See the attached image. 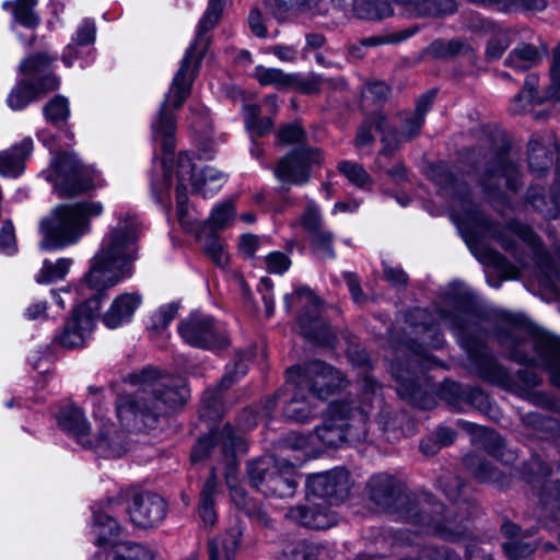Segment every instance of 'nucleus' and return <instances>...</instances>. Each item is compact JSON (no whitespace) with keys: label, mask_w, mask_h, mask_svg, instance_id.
I'll list each match as a JSON object with an SVG mask.
<instances>
[{"label":"nucleus","mask_w":560,"mask_h":560,"mask_svg":"<svg viewBox=\"0 0 560 560\" xmlns=\"http://www.w3.org/2000/svg\"><path fill=\"white\" fill-rule=\"evenodd\" d=\"M436 312L439 319L448 326L464 342L463 347H466V350H474L472 345H481L490 338V320L470 308L462 306L439 307Z\"/></svg>","instance_id":"obj_19"},{"label":"nucleus","mask_w":560,"mask_h":560,"mask_svg":"<svg viewBox=\"0 0 560 560\" xmlns=\"http://www.w3.org/2000/svg\"><path fill=\"white\" fill-rule=\"evenodd\" d=\"M542 52L532 44L517 45L506 57L504 65L516 71H526L541 61Z\"/></svg>","instance_id":"obj_36"},{"label":"nucleus","mask_w":560,"mask_h":560,"mask_svg":"<svg viewBox=\"0 0 560 560\" xmlns=\"http://www.w3.org/2000/svg\"><path fill=\"white\" fill-rule=\"evenodd\" d=\"M72 264L73 260L67 257L59 258L56 261L45 259L35 277L36 282L46 284L65 279Z\"/></svg>","instance_id":"obj_43"},{"label":"nucleus","mask_w":560,"mask_h":560,"mask_svg":"<svg viewBox=\"0 0 560 560\" xmlns=\"http://www.w3.org/2000/svg\"><path fill=\"white\" fill-rule=\"evenodd\" d=\"M166 502L151 492L136 494L128 506L130 521L138 527L149 528L159 525L166 515Z\"/></svg>","instance_id":"obj_25"},{"label":"nucleus","mask_w":560,"mask_h":560,"mask_svg":"<svg viewBox=\"0 0 560 560\" xmlns=\"http://www.w3.org/2000/svg\"><path fill=\"white\" fill-rule=\"evenodd\" d=\"M224 5L225 0H209L208 8L199 21L196 38L187 48L180 67L173 79L172 86L160 108L159 116L152 122V130L155 137H162L165 149L173 145V131L176 129L173 109L179 108L190 93L191 84L198 73L200 59L209 46V38L206 34L219 22Z\"/></svg>","instance_id":"obj_5"},{"label":"nucleus","mask_w":560,"mask_h":560,"mask_svg":"<svg viewBox=\"0 0 560 560\" xmlns=\"http://www.w3.org/2000/svg\"><path fill=\"white\" fill-rule=\"evenodd\" d=\"M267 270L271 273L282 275L291 266L290 258L281 252H272L265 257Z\"/></svg>","instance_id":"obj_58"},{"label":"nucleus","mask_w":560,"mask_h":560,"mask_svg":"<svg viewBox=\"0 0 560 560\" xmlns=\"http://www.w3.org/2000/svg\"><path fill=\"white\" fill-rule=\"evenodd\" d=\"M435 97V91L428 92L423 95H421L416 104V109L413 113H411V118L409 119L408 124L410 122L412 125L413 131H406V135L408 137L410 136H418L420 132V129L424 122V116L427 112L430 109L433 100Z\"/></svg>","instance_id":"obj_49"},{"label":"nucleus","mask_w":560,"mask_h":560,"mask_svg":"<svg viewBox=\"0 0 560 560\" xmlns=\"http://www.w3.org/2000/svg\"><path fill=\"white\" fill-rule=\"evenodd\" d=\"M96 38L95 21L90 18L83 19L71 36L70 43L65 47L61 60L68 68L72 67L75 60H81V67L89 63L88 56L92 54L93 44Z\"/></svg>","instance_id":"obj_26"},{"label":"nucleus","mask_w":560,"mask_h":560,"mask_svg":"<svg viewBox=\"0 0 560 560\" xmlns=\"http://www.w3.org/2000/svg\"><path fill=\"white\" fill-rule=\"evenodd\" d=\"M288 382H296L298 387H307L319 400L327 398L347 385L343 374L320 361L307 363L304 368L291 366L287 370Z\"/></svg>","instance_id":"obj_18"},{"label":"nucleus","mask_w":560,"mask_h":560,"mask_svg":"<svg viewBox=\"0 0 560 560\" xmlns=\"http://www.w3.org/2000/svg\"><path fill=\"white\" fill-rule=\"evenodd\" d=\"M54 188L60 197H72L96 185L97 174L74 154L59 153L51 160Z\"/></svg>","instance_id":"obj_17"},{"label":"nucleus","mask_w":560,"mask_h":560,"mask_svg":"<svg viewBox=\"0 0 560 560\" xmlns=\"http://www.w3.org/2000/svg\"><path fill=\"white\" fill-rule=\"evenodd\" d=\"M272 281L269 278H261L258 290L261 293L262 301L265 304L266 315L272 316L275 313V296L272 293Z\"/></svg>","instance_id":"obj_63"},{"label":"nucleus","mask_w":560,"mask_h":560,"mask_svg":"<svg viewBox=\"0 0 560 560\" xmlns=\"http://www.w3.org/2000/svg\"><path fill=\"white\" fill-rule=\"evenodd\" d=\"M43 114L50 124L66 121L70 115L68 100L62 95H56L44 106Z\"/></svg>","instance_id":"obj_48"},{"label":"nucleus","mask_w":560,"mask_h":560,"mask_svg":"<svg viewBox=\"0 0 560 560\" xmlns=\"http://www.w3.org/2000/svg\"><path fill=\"white\" fill-rule=\"evenodd\" d=\"M277 2L288 10L292 9L313 14H323L327 11V0H277Z\"/></svg>","instance_id":"obj_52"},{"label":"nucleus","mask_w":560,"mask_h":560,"mask_svg":"<svg viewBox=\"0 0 560 560\" xmlns=\"http://www.w3.org/2000/svg\"><path fill=\"white\" fill-rule=\"evenodd\" d=\"M89 393L92 396V413L96 422V429L86 440L84 447L93 448L100 455L108 458L122 456L128 451L129 443L125 431L106 418L103 408V389L90 386Z\"/></svg>","instance_id":"obj_15"},{"label":"nucleus","mask_w":560,"mask_h":560,"mask_svg":"<svg viewBox=\"0 0 560 560\" xmlns=\"http://www.w3.org/2000/svg\"><path fill=\"white\" fill-rule=\"evenodd\" d=\"M538 77L534 73L526 77L522 91L512 101L510 110L512 114H525L532 110L535 104H540L542 97L536 91Z\"/></svg>","instance_id":"obj_37"},{"label":"nucleus","mask_w":560,"mask_h":560,"mask_svg":"<svg viewBox=\"0 0 560 560\" xmlns=\"http://www.w3.org/2000/svg\"><path fill=\"white\" fill-rule=\"evenodd\" d=\"M469 27L477 31L493 32V36L489 39L486 48L488 60L499 59L511 44V32L497 28L490 21L475 18Z\"/></svg>","instance_id":"obj_32"},{"label":"nucleus","mask_w":560,"mask_h":560,"mask_svg":"<svg viewBox=\"0 0 560 560\" xmlns=\"http://www.w3.org/2000/svg\"><path fill=\"white\" fill-rule=\"evenodd\" d=\"M242 532L234 527L224 536L214 537L208 542L209 560H232V555L240 547Z\"/></svg>","instance_id":"obj_34"},{"label":"nucleus","mask_w":560,"mask_h":560,"mask_svg":"<svg viewBox=\"0 0 560 560\" xmlns=\"http://www.w3.org/2000/svg\"><path fill=\"white\" fill-rule=\"evenodd\" d=\"M433 177L442 188L452 189L451 218L480 262L493 266L506 278H515L521 269L529 266L528 257L520 252L518 242H522L530 252L540 282L546 285L553 283L560 273V249L551 257L532 229L521 222L511 221L502 226L490 221L472 203L466 188L457 183L447 166L438 165Z\"/></svg>","instance_id":"obj_1"},{"label":"nucleus","mask_w":560,"mask_h":560,"mask_svg":"<svg viewBox=\"0 0 560 560\" xmlns=\"http://www.w3.org/2000/svg\"><path fill=\"white\" fill-rule=\"evenodd\" d=\"M55 59L45 52H40L20 63V72L24 78L18 80L7 97V103L11 109L22 110L33 101L59 86V79L47 72Z\"/></svg>","instance_id":"obj_12"},{"label":"nucleus","mask_w":560,"mask_h":560,"mask_svg":"<svg viewBox=\"0 0 560 560\" xmlns=\"http://www.w3.org/2000/svg\"><path fill=\"white\" fill-rule=\"evenodd\" d=\"M77 288L78 285L51 291L55 302L59 307L65 308L67 301L75 305L72 316L65 324L62 331L54 339L59 347H85L95 327L96 317L104 296L85 291L88 295L83 298L81 294L74 293Z\"/></svg>","instance_id":"obj_10"},{"label":"nucleus","mask_w":560,"mask_h":560,"mask_svg":"<svg viewBox=\"0 0 560 560\" xmlns=\"http://www.w3.org/2000/svg\"><path fill=\"white\" fill-rule=\"evenodd\" d=\"M303 130L298 125H288L278 131V140L283 144L299 142L303 138Z\"/></svg>","instance_id":"obj_64"},{"label":"nucleus","mask_w":560,"mask_h":560,"mask_svg":"<svg viewBox=\"0 0 560 560\" xmlns=\"http://www.w3.org/2000/svg\"><path fill=\"white\" fill-rule=\"evenodd\" d=\"M284 307L290 311L299 307L298 324L301 335L323 347L355 346L357 338L348 331L339 334L331 330L323 316V302L307 285H298L291 294L283 298Z\"/></svg>","instance_id":"obj_9"},{"label":"nucleus","mask_w":560,"mask_h":560,"mask_svg":"<svg viewBox=\"0 0 560 560\" xmlns=\"http://www.w3.org/2000/svg\"><path fill=\"white\" fill-rule=\"evenodd\" d=\"M443 505L435 503L432 506L431 514L427 509L418 510L411 508L407 511L406 521L419 526L420 532L435 534L450 540L460 539L466 530L462 522L448 518L442 520Z\"/></svg>","instance_id":"obj_21"},{"label":"nucleus","mask_w":560,"mask_h":560,"mask_svg":"<svg viewBox=\"0 0 560 560\" xmlns=\"http://www.w3.org/2000/svg\"><path fill=\"white\" fill-rule=\"evenodd\" d=\"M177 311L178 307L175 303H167L152 312L145 322V327L150 336L155 337L162 335L176 317Z\"/></svg>","instance_id":"obj_40"},{"label":"nucleus","mask_w":560,"mask_h":560,"mask_svg":"<svg viewBox=\"0 0 560 560\" xmlns=\"http://www.w3.org/2000/svg\"><path fill=\"white\" fill-rule=\"evenodd\" d=\"M33 151V140L27 137L19 144L0 152V175L15 178L25 168V161Z\"/></svg>","instance_id":"obj_29"},{"label":"nucleus","mask_w":560,"mask_h":560,"mask_svg":"<svg viewBox=\"0 0 560 560\" xmlns=\"http://www.w3.org/2000/svg\"><path fill=\"white\" fill-rule=\"evenodd\" d=\"M287 385L292 387L293 397L284 408V416L296 422H306L318 412V405L314 400H310L303 394L304 387H298L296 382H288Z\"/></svg>","instance_id":"obj_30"},{"label":"nucleus","mask_w":560,"mask_h":560,"mask_svg":"<svg viewBox=\"0 0 560 560\" xmlns=\"http://www.w3.org/2000/svg\"><path fill=\"white\" fill-rule=\"evenodd\" d=\"M349 402H334L329 406L324 422L314 434H292L288 445L302 450L305 454L320 451L322 447H338L347 441H359L366 435L368 410Z\"/></svg>","instance_id":"obj_7"},{"label":"nucleus","mask_w":560,"mask_h":560,"mask_svg":"<svg viewBox=\"0 0 560 560\" xmlns=\"http://www.w3.org/2000/svg\"><path fill=\"white\" fill-rule=\"evenodd\" d=\"M468 354V369L483 378L498 380L505 376V371L489 355V352H466Z\"/></svg>","instance_id":"obj_38"},{"label":"nucleus","mask_w":560,"mask_h":560,"mask_svg":"<svg viewBox=\"0 0 560 560\" xmlns=\"http://www.w3.org/2000/svg\"><path fill=\"white\" fill-rule=\"evenodd\" d=\"M551 86L550 97L560 102V48L552 51V63L550 67Z\"/></svg>","instance_id":"obj_59"},{"label":"nucleus","mask_w":560,"mask_h":560,"mask_svg":"<svg viewBox=\"0 0 560 560\" xmlns=\"http://www.w3.org/2000/svg\"><path fill=\"white\" fill-rule=\"evenodd\" d=\"M306 487L308 504L290 509L287 516L313 529H326L334 526L337 518L329 506L348 497L351 488L348 471L336 468L314 474L307 479Z\"/></svg>","instance_id":"obj_6"},{"label":"nucleus","mask_w":560,"mask_h":560,"mask_svg":"<svg viewBox=\"0 0 560 560\" xmlns=\"http://www.w3.org/2000/svg\"><path fill=\"white\" fill-rule=\"evenodd\" d=\"M504 552L513 560H528L535 547L530 544L509 541L503 544Z\"/></svg>","instance_id":"obj_56"},{"label":"nucleus","mask_w":560,"mask_h":560,"mask_svg":"<svg viewBox=\"0 0 560 560\" xmlns=\"http://www.w3.org/2000/svg\"><path fill=\"white\" fill-rule=\"evenodd\" d=\"M104 207L98 201L60 205L40 222L42 248L54 250L79 242L91 230L90 220L100 217Z\"/></svg>","instance_id":"obj_8"},{"label":"nucleus","mask_w":560,"mask_h":560,"mask_svg":"<svg viewBox=\"0 0 560 560\" xmlns=\"http://www.w3.org/2000/svg\"><path fill=\"white\" fill-rule=\"evenodd\" d=\"M558 152V143L552 133H535L528 142V165L538 176L549 170Z\"/></svg>","instance_id":"obj_27"},{"label":"nucleus","mask_w":560,"mask_h":560,"mask_svg":"<svg viewBox=\"0 0 560 560\" xmlns=\"http://www.w3.org/2000/svg\"><path fill=\"white\" fill-rule=\"evenodd\" d=\"M299 224L310 234L322 231L323 217L319 207L314 201H308L305 210L299 219Z\"/></svg>","instance_id":"obj_50"},{"label":"nucleus","mask_w":560,"mask_h":560,"mask_svg":"<svg viewBox=\"0 0 560 560\" xmlns=\"http://www.w3.org/2000/svg\"><path fill=\"white\" fill-rule=\"evenodd\" d=\"M528 199L533 207L546 218H557L560 215V166L557 170V183L551 198L547 200L545 196L529 191Z\"/></svg>","instance_id":"obj_41"},{"label":"nucleus","mask_w":560,"mask_h":560,"mask_svg":"<svg viewBox=\"0 0 560 560\" xmlns=\"http://www.w3.org/2000/svg\"><path fill=\"white\" fill-rule=\"evenodd\" d=\"M16 249L13 225L11 222H7L0 229V253L12 255Z\"/></svg>","instance_id":"obj_60"},{"label":"nucleus","mask_w":560,"mask_h":560,"mask_svg":"<svg viewBox=\"0 0 560 560\" xmlns=\"http://www.w3.org/2000/svg\"><path fill=\"white\" fill-rule=\"evenodd\" d=\"M280 560H316L313 549L305 542L288 547L281 555Z\"/></svg>","instance_id":"obj_57"},{"label":"nucleus","mask_w":560,"mask_h":560,"mask_svg":"<svg viewBox=\"0 0 560 560\" xmlns=\"http://www.w3.org/2000/svg\"><path fill=\"white\" fill-rule=\"evenodd\" d=\"M141 303L142 296L137 292L118 295L102 317L104 325L109 329H115L128 324Z\"/></svg>","instance_id":"obj_28"},{"label":"nucleus","mask_w":560,"mask_h":560,"mask_svg":"<svg viewBox=\"0 0 560 560\" xmlns=\"http://www.w3.org/2000/svg\"><path fill=\"white\" fill-rule=\"evenodd\" d=\"M59 425L71 433L77 441L85 446L92 431L81 408L73 405L65 407L58 415Z\"/></svg>","instance_id":"obj_31"},{"label":"nucleus","mask_w":560,"mask_h":560,"mask_svg":"<svg viewBox=\"0 0 560 560\" xmlns=\"http://www.w3.org/2000/svg\"><path fill=\"white\" fill-rule=\"evenodd\" d=\"M235 207L233 200H226L217 205L210 218L207 221H198V223H207L208 229L212 232L228 228L234 220Z\"/></svg>","instance_id":"obj_46"},{"label":"nucleus","mask_w":560,"mask_h":560,"mask_svg":"<svg viewBox=\"0 0 560 560\" xmlns=\"http://www.w3.org/2000/svg\"><path fill=\"white\" fill-rule=\"evenodd\" d=\"M445 495L456 502L463 494L464 483L457 476H446L441 481Z\"/></svg>","instance_id":"obj_62"},{"label":"nucleus","mask_w":560,"mask_h":560,"mask_svg":"<svg viewBox=\"0 0 560 560\" xmlns=\"http://www.w3.org/2000/svg\"><path fill=\"white\" fill-rule=\"evenodd\" d=\"M320 163L317 150L302 147L282 158L275 168V176L288 184L303 185L308 182L310 167Z\"/></svg>","instance_id":"obj_23"},{"label":"nucleus","mask_w":560,"mask_h":560,"mask_svg":"<svg viewBox=\"0 0 560 560\" xmlns=\"http://www.w3.org/2000/svg\"><path fill=\"white\" fill-rule=\"evenodd\" d=\"M502 184L515 192L521 186V172L518 165L509 155L505 149L497 152L488 163L480 185L487 191L499 189Z\"/></svg>","instance_id":"obj_22"},{"label":"nucleus","mask_w":560,"mask_h":560,"mask_svg":"<svg viewBox=\"0 0 560 560\" xmlns=\"http://www.w3.org/2000/svg\"><path fill=\"white\" fill-rule=\"evenodd\" d=\"M481 444L492 456L501 458L503 456V440L494 431L487 428H480Z\"/></svg>","instance_id":"obj_54"},{"label":"nucleus","mask_w":560,"mask_h":560,"mask_svg":"<svg viewBox=\"0 0 560 560\" xmlns=\"http://www.w3.org/2000/svg\"><path fill=\"white\" fill-rule=\"evenodd\" d=\"M312 246L324 259H334L336 257L332 240L334 235L329 231L322 230L311 235Z\"/></svg>","instance_id":"obj_53"},{"label":"nucleus","mask_w":560,"mask_h":560,"mask_svg":"<svg viewBox=\"0 0 560 560\" xmlns=\"http://www.w3.org/2000/svg\"><path fill=\"white\" fill-rule=\"evenodd\" d=\"M177 331L189 347L225 349L232 346L225 325L203 312L189 313L178 323Z\"/></svg>","instance_id":"obj_16"},{"label":"nucleus","mask_w":560,"mask_h":560,"mask_svg":"<svg viewBox=\"0 0 560 560\" xmlns=\"http://www.w3.org/2000/svg\"><path fill=\"white\" fill-rule=\"evenodd\" d=\"M377 115L378 114H375L371 118L366 119L359 128L355 137V145L358 148H364L373 142L372 128L374 127L377 131H380L376 125Z\"/></svg>","instance_id":"obj_61"},{"label":"nucleus","mask_w":560,"mask_h":560,"mask_svg":"<svg viewBox=\"0 0 560 560\" xmlns=\"http://www.w3.org/2000/svg\"><path fill=\"white\" fill-rule=\"evenodd\" d=\"M220 448L225 462V480L231 491V498L235 505L250 514L254 512L250 500L247 498L245 490L237 483L235 471L236 460L235 454L244 452L245 447L240 435L230 424L223 429L210 432L209 435L200 439L191 452L192 462L205 459L211 450Z\"/></svg>","instance_id":"obj_11"},{"label":"nucleus","mask_w":560,"mask_h":560,"mask_svg":"<svg viewBox=\"0 0 560 560\" xmlns=\"http://www.w3.org/2000/svg\"><path fill=\"white\" fill-rule=\"evenodd\" d=\"M411 118V114H406L401 118V129L400 131H397L396 129H389L387 127V120L386 117L383 115H377L376 117V125L380 129V132L382 133V142H383V150L382 155L386 156L389 155L394 150H396L401 142L409 141L413 139L416 136L408 137L406 135V131H413L412 125L408 121Z\"/></svg>","instance_id":"obj_33"},{"label":"nucleus","mask_w":560,"mask_h":560,"mask_svg":"<svg viewBox=\"0 0 560 560\" xmlns=\"http://www.w3.org/2000/svg\"><path fill=\"white\" fill-rule=\"evenodd\" d=\"M411 359L392 364L393 376L399 383L397 392L401 396L415 399L420 392L421 375L434 368L445 369L446 365L434 359L429 352H413Z\"/></svg>","instance_id":"obj_20"},{"label":"nucleus","mask_w":560,"mask_h":560,"mask_svg":"<svg viewBox=\"0 0 560 560\" xmlns=\"http://www.w3.org/2000/svg\"><path fill=\"white\" fill-rule=\"evenodd\" d=\"M354 14L359 19L382 20L393 14L388 3L373 0H351Z\"/></svg>","instance_id":"obj_44"},{"label":"nucleus","mask_w":560,"mask_h":560,"mask_svg":"<svg viewBox=\"0 0 560 560\" xmlns=\"http://www.w3.org/2000/svg\"><path fill=\"white\" fill-rule=\"evenodd\" d=\"M248 352H236L233 366L228 368V372L222 381V385L228 387L233 381L234 377H238L244 375L248 369Z\"/></svg>","instance_id":"obj_55"},{"label":"nucleus","mask_w":560,"mask_h":560,"mask_svg":"<svg viewBox=\"0 0 560 560\" xmlns=\"http://www.w3.org/2000/svg\"><path fill=\"white\" fill-rule=\"evenodd\" d=\"M152 132H154L152 130ZM155 141L161 143L164 158L161 162V175L151 180V189L159 202L168 199L172 182L176 177V214L179 224L187 232L194 233L201 244L206 255L219 267H224L229 261V255L225 245L219 238L215 232L208 229L207 223H198L194 211L189 210L187 205L188 184L194 191L200 194L203 198L212 197L223 185L225 176L222 172L205 166L196 173V164L187 153H180L176 161L170 159V154L175 147V130L173 131V145L170 149L163 147L162 137H155Z\"/></svg>","instance_id":"obj_2"},{"label":"nucleus","mask_w":560,"mask_h":560,"mask_svg":"<svg viewBox=\"0 0 560 560\" xmlns=\"http://www.w3.org/2000/svg\"><path fill=\"white\" fill-rule=\"evenodd\" d=\"M371 500L381 506H388L397 491L396 479L388 474H377L368 483Z\"/></svg>","instance_id":"obj_35"},{"label":"nucleus","mask_w":560,"mask_h":560,"mask_svg":"<svg viewBox=\"0 0 560 560\" xmlns=\"http://www.w3.org/2000/svg\"><path fill=\"white\" fill-rule=\"evenodd\" d=\"M466 466L481 481L494 482L498 480V471L488 462L479 459L476 455H468L465 458Z\"/></svg>","instance_id":"obj_51"},{"label":"nucleus","mask_w":560,"mask_h":560,"mask_svg":"<svg viewBox=\"0 0 560 560\" xmlns=\"http://www.w3.org/2000/svg\"><path fill=\"white\" fill-rule=\"evenodd\" d=\"M495 338L506 347H525L529 343L534 350H560L559 336L545 330L530 329L522 324H509L495 335Z\"/></svg>","instance_id":"obj_24"},{"label":"nucleus","mask_w":560,"mask_h":560,"mask_svg":"<svg viewBox=\"0 0 560 560\" xmlns=\"http://www.w3.org/2000/svg\"><path fill=\"white\" fill-rule=\"evenodd\" d=\"M36 5L37 0H15L13 4L10 1L2 3L4 10L12 7L15 23L31 30L36 28L40 22L38 14L35 12Z\"/></svg>","instance_id":"obj_39"},{"label":"nucleus","mask_w":560,"mask_h":560,"mask_svg":"<svg viewBox=\"0 0 560 560\" xmlns=\"http://www.w3.org/2000/svg\"><path fill=\"white\" fill-rule=\"evenodd\" d=\"M217 476L212 470L210 477L203 485L199 503V515L205 525H213L217 520L214 511V495L217 492Z\"/></svg>","instance_id":"obj_42"},{"label":"nucleus","mask_w":560,"mask_h":560,"mask_svg":"<svg viewBox=\"0 0 560 560\" xmlns=\"http://www.w3.org/2000/svg\"><path fill=\"white\" fill-rule=\"evenodd\" d=\"M93 534L105 560H153L149 549L120 539L121 527L108 511H93Z\"/></svg>","instance_id":"obj_14"},{"label":"nucleus","mask_w":560,"mask_h":560,"mask_svg":"<svg viewBox=\"0 0 560 560\" xmlns=\"http://www.w3.org/2000/svg\"><path fill=\"white\" fill-rule=\"evenodd\" d=\"M127 382L139 386L142 393L151 390L153 397L152 406L149 407L140 402L139 394H119L116 400V415L124 427L138 428L142 424L145 428H153L159 417L183 406L189 396L184 378L161 374L153 368L130 374Z\"/></svg>","instance_id":"obj_4"},{"label":"nucleus","mask_w":560,"mask_h":560,"mask_svg":"<svg viewBox=\"0 0 560 560\" xmlns=\"http://www.w3.org/2000/svg\"><path fill=\"white\" fill-rule=\"evenodd\" d=\"M250 483L265 495L291 498L294 495L298 480L295 465L285 459L264 457L248 463Z\"/></svg>","instance_id":"obj_13"},{"label":"nucleus","mask_w":560,"mask_h":560,"mask_svg":"<svg viewBox=\"0 0 560 560\" xmlns=\"http://www.w3.org/2000/svg\"><path fill=\"white\" fill-rule=\"evenodd\" d=\"M254 77L261 85H273L277 89H287L295 82L293 74L284 73L281 69L265 68L262 66L255 68Z\"/></svg>","instance_id":"obj_45"},{"label":"nucleus","mask_w":560,"mask_h":560,"mask_svg":"<svg viewBox=\"0 0 560 560\" xmlns=\"http://www.w3.org/2000/svg\"><path fill=\"white\" fill-rule=\"evenodd\" d=\"M338 170L357 188L368 189L371 187V176L362 165L351 161H342L338 164Z\"/></svg>","instance_id":"obj_47"},{"label":"nucleus","mask_w":560,"mask_h":560,"mask_svg":"<svg viewBox=\"0 0 560 560\" xmlns=\"http://www.w3.org/2000/svg\"><path fill=\"white\" fill-rule=\"evenodd\" d=\"M139 221L129 212L117 214V223L109 226L100 248L91 259L89 271L75 289L83 298L91 294L105 296V290L130 277L138 258Z\"/></svg>","instance_id":"obj_3"}]
</instances>
